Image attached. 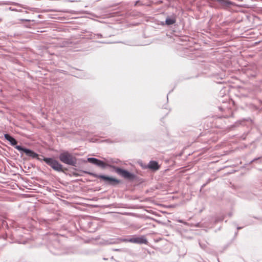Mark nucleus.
Segmentation results:
<instances>
[{
	"mask_svg": "<svg viewBox=\"0 0 262 262\" xmlns=\"http://www.w3.org/2000/svg\"><path fill=\"white\" fill-rule=\"evenodd\" d=\"M43 160L54 170L58 171L62 170V165L57 160L48 158H44Z\"/></svg>",
	"mask_w": 262,
	"mask_h": 262,
	"instance_id": "39448f33",
	"label": "nucleus"
},
{
	"mask_svg": "<svg viewBox=\"0 0 262 262\" xmlns=\"http://www.w3.org/2000/svg\"><path fill=\"white\" fill-rule=\"evenodd\" d=\"M88 161L91 163L95 164L102 168H104L106 166H109L111 168H113L116 173L125 179L131 180L134 179L135 178L134 174L130 173L128 171L121 169L119 167H116L115 166L108 165L99 159L94 158H89L88 159Z\"/></svg>",
	"mask_w": 262,
	"mask_h": 262,
	"instance_id": "f257e3e1",
	"label": "nucleus"
},
{
	"mask_svg": "<svg viewBox=\"0 0 262 262\" xmlns=\"http://www.w3.org/2000/svg\"><path fill=\"white\" fill-rule=\"evenodd\" d=\"M124 241L139 244L147 243V239L144 236L133 237L128 239H124Z\"/></svg>",
	"mask_w": 262,
	"mask_h": 262,
	"instance_id": "423d86ee",
	"label": "nucleus"
},
{
	"mask_svg": "<svg viewBox=\"0 0 262 262\" xmlns=\"http://www.w3.org/2000/svg\"><path fill=\"white\" fill-rule=\"evenodd\" d=\"M176 22V19L174 18H167L166 19V24L168 25H170L174 24Z\"/></svg>",
	"mask_w": 262,
	"mask_h": 262,
	"instance_id": "1a4fd4ad",
	"label": "nucleus"
},
{
	"mask_svg": "<svg viewBox=\"0 0 262 262\" xmlns=\"http://www.w3.org/2000/svg\"><path fill=\"white\" fill-rule=\"evenodd\" d=\"M4 137L7 140L9 141L10 142V144H11V145L15 146V148L16 149H17V150H18L19 151H24L27 156H28L29 157H31L33 158H36L38 157V155L36 153L34 152L33 151H32L30 149L23 148L20 146L16 145V144L17 143V141L14 138H13L10 135H9V134H5Z\"/></svg>",
	"mask_w": 262,
	"mask_h": 262,
	"instance_id": "f03ea898",
	"label": "nucleus"
},
{
	"mask_svg": "<svg viewBox=\"0 0 262 262\" xmlns=\"http://www.w3.org/2000/svg\"><path fill=\"white\" fill-rule=\"evenodd\" d=\"M90 174L95 178L103 180L105 182L108 184L116 185L120 183V181L115 178L93 173H90Z\"/></svg>",
	"mask_w": 262,
	"mask_h": 262,
	"instance_id": "20e7f679",
	"label": "nucleus"
},
{
	"mask_svg": "<svg viewBox=\"0 0 262 262\" xmlns=\"http://www.w3.org/2000/svg\"><path fill=\"white\" fill-rule=\"evenodd\" d=\"M148 167L150 169L157 170L159 168V166L156 161H151L149 163Z\"/></svg>",
	"mask_w": 262,
	"mask_h": 262,
	"instance_id": "0eeeda50",
	"label": "nucleus"
},
{
	"mask_svg": "<svg viewBox=\"0 0 262 262\" xmlns=\"http://www.w3.org/2000/svg\"><path fill=\"white\" fill-rule=\"evenodd\" d=\"M59 158L62 162L72 166H75L77 162L76 158L68 151L60 154Z\"/></svg>",
	"mask_w": 262,
	"mask_h": 262,
	"instance_id": "7ed1b4c3",
	"label": "nucleus"
},
{
	"mask_svg": "<svg viewBox=\"0 0 262 262\" xmlns=\"http://www.w3.org/2000/svg\"><path fill=\"white\" fill-rule=\"evenodd\" d=\"M223 7H228L231 4V2L228 0H216Z\"/></svg>",
	"mask_w": 262,
	"mask_h": 262,
	"instance_id": "6e6552de",
	"label": "nucleus"
}]
</instances>
